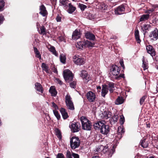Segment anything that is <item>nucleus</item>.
<instances>
[{
  "mask_svg": "<svg viewBox=\"0 0 158 158\" xmlns=\"http://www.w3.org/2000/svg\"><path fill=\"white\" fill-rule=\"evenodd\" d=\"M81 123L82 129L84 130L90 131L91 130L92 125L91 122L85 117L82 116L80 118Z\"/></svg>",
  "mask_w": 158,
  "mask_h": 158,
  "instance_id": "nucleus-1",
  "label": "nucleus"
},
{
  "mask_svg": "<svg viewBox=\"0 0 158 158\" xmlns=\"http://www.w3.org/2000/svg\"><path fill=\"white\" fill-rule=\"evenodd\" d=\"M70 146L72 149L78 148L80 144V141L78 137L73 136L70 139Z\"/></svg>",
  "mask_w": 158,
  "mask_h": 158,
  "instance_id": "nucleus-2",
  "label": "nucleus"
},
{
  "mask_svg": "<svg viewBox=\"0 0 158 158\" xmlns=\"http://www.w3.org/2000/svg\"><path fill=\"white\" fill-rule=\"evenodd\" d=\"M63 77L66 81L69 82L73 80V76L72 72L69 69H65L63 72Z\"/></svg>",
  "mask_w": 158,
  "mask_h": 158,
  "instance_id": "nucleus-3",
  "label": "nucleus"
},
{
  "mask_svg": "<svg viewBox=\"0 0 158 158\" xmlns=\"http://www.w3.org/2000/svg\"><path fill=\"white\" fill-rule=\"evenodd\" d=\"M120 70V69L117 65H112L110 68V75L117 76L119 73Z\"/></svg>",
  "mask_w": 158,
  "mask_h": 158,
  "instance_id": "nucleus-4",
  "label": "nucleus"
},
{
  "mask_svg": "<svg viewBox=\"0 0 158 158\" xmlns=\"http://www.w3.org/2000/svg\"><path fill=\"white\" fill-rule=\"evenodd\" d=\"M73 61L75 64L79 65H83L85 63V59L79 56H74L73 58Z\"/></svg>",
  "mask_w": 158,
  "mask_h": 158,
  "instance_id": "nucleus-5",
  "label": "nucleus"
},
{
  "mask_svg": "<svg viewBox=\"0 0 158 158\" xmlns=\"http://www.w3.org/2000/svg\"><path fill=\"white\" fill-rule=\"evenodd\" d=\"M70 127L73 132H77L80 130L81 125L78 122L74 123L71 124Z\"/></svg>",
  "mask_w": 158,
  "mask_h": 158,
  "instance_id": "nucleus-6",
  "label": "nucleus"
},
{
  "mask_svg": "<svg viewBox=\"0 0 158 158\" xmlns=\"http://www.w3.org/2000/svg\"><path fill=\"white\" fill-rule=\"evenodd\" d=\"M86 96L90 102H93L96 98L95 94L91 91H89L86 95Z\"/></svg>",
  "mask_w": 158,
  "mask_h": 158,
  "instance_id": "nucleus-7",
  "label": "nucleus"
},
{
  "mask_svg": "<svg viewBox=\"0 0 158 158\" xmlns=\"http://www.w3.org/2000/svg\"><path fill=\"white\" fill-rule=\"evenodd\" d=\"M149 36L151 40H157L158 39V30L156 28H155L153 31L150 33Z\"/></svg>",
  "mask_w": 158,
  "mask_h": 158,
  "instance_id": "nucleus-8",
  "label": "nucleus"
},
{
  "mask_svg": "<svg viewBox=\"0 0 158 158\" xmlns=\"http://www.w3.org/2000/svg\"><path fill=\"white\" fill-rule=\"evenodd\" d=\"M125 10L124 6L121 5L116 8L114 11L115 14L117 15H120L124 13Z\"/></svg>",
  "mask_w": 158,
  "mask_h": 158,
  "instance_id": "nucleus-9",
  "label": "nucleus"
},
{
  "mask_svg": "<svg viewBox=\"0 0 158 158\" xmlns=\"http://www.w3.org/2000/svg\"><path fill=\"white\" fill-rule=\"evenodd\" d=\"M100 131L102 134L107 135L110 132V128L108 125L104 124Z\"/></svg>",
  "mask_w": 158,
  "mask_h": 158,
  "instance_id": "nucleus-10",
  "label": "nucleus"
},
{
  "mask_svg": "<svg viewBox=\"0 0 158 158\" xmlns=\"http://www.w3.org/2000/svg\"><path fill=\"white\" fill-rule=\"evenodd\" d=\"M103 152L105 153V156L106 157L109 158L111 157L114 153V151L113 148L108 150V147L105 146L103 149Z\"/></svg>",
  "mask_w": 158,
  "mask_h": 158,
  "instance_id": "nucleus-11",
  "label": "nucleus"
},
{
  "mask_svg": "<svg viewBox=\"0 0 158 158\" xmlns=\"http://www.w3.org/2000/svg\"><path fill=\"white\" fill-rule=\"evenodd\" d=\"M147 52L152 56H155L156 52L153 47L151 45H147L146 48Z\"/></svg>",
  "mask_w": 158,
  "mask_h": 158,
  "instance_id": "nucleus-12",
  "label": "nucleus"
},
{
  "mask_svg": "<svg viewBox=\"0 0 158 158\" xmlns=\"http://www.w3.org/2000/svg\"><path fill=\"white\" fill-rule=\"evenodd\" d=\"M107 6L103 2H98L96 5V8L102 11L106 10Z\"/></svg>",
  "mask_w": 158,
  "mask_h": 158,
  "instance_id": "nucleus-13",
  "label": "nucleus"
},
{
  "mask_svg": "<svg viewBox=\"0 0 158 158\" xmlns=\"http://www.w3.org/2000/svg\"><path fill=\"white\" fill-rule=\"evenodd\" d=\"M104 121H99L95 123L93 125L94 128L95 130L100 131L104 123H103Z\"/></svg>",
  "mask_w": 158,
  "mask_h": 158,
  "instance_id": "nucleus-14",
  "label": "nucleus"
},
{
  "mask_svg": "<svg viewBox=\"0 0 158 158\" xmlns=\"http://www.w3.org/2000/svg\"><path fill=\"white\" fill-rule=\"evenodd\" d=\"M85 35L86 39L91 40L94 41L95 39L94 35L89 31H87L85 33Z\"/></svg>",
  "mask_w": 158,
  "mask_h": 158,
  "instance_id": "nucleus-15",
  "label": "nucleus"
},
{
  "mask_svg": "<svg viewBox=\"0 0 158 158\" xmlns=\"http://www.w3.org/2000/svg\"><path fill=\"white\" fill-rule=\"evenodd\" d=\"M80 76L83 79L85 80L86 82H88L89 81L88 75L86 71L84 70L82 71Z\"/></svg>",
  "mask_w": 158,
  "mask_h": 158,
  "instance_id": "nucleus-16",
  "label": "nucleus"
},
{
  "mask_svg": "<svg viewBox=\"0 0 158 158\" xmlns=\"http://www.w3.org/2000/svg\"><path fill=\"white\" fill-rule=\"evenodd\" d=\"M107 88L110 92L112 93L113 92L114 89V83L113 82H108L107 83Z\"/></svg>",
  "mask_w": 158,
  "mask_h": 158,
  "instance_id": "nucleus-17",
  "label": "nucleus"
},
{
  "mask_svg": "<svg viewBox=\"0 0 158 158\" xmlns=\"http://www.w3.org/2000/svg\"><path fill=\"white\" fill-rule=\"evenodd\" d=\"M40 12L39 13L43 16H45L47 14V12L46 9V8L44 5H42L40 6Z\"/></svg>",
  "mask_w": 158,
  "mask_h": 158,
  "instance_id": "nucleus-18",
  "label": "nucleus"
},
{
  "mask_svg": "<svg viewBox=\"0 0 158 158\" xmlns=\"http://www.w3.org/2000/svg\"><path fill=\"white\" fill-rule=\"evenodd\" d=\"M80 32L77 30H76L73 33L72 38L73 39L76 40L80 38Z\"/></svg>",
  "mask_w": 158,
  "mask_h": 158,
  "instance_id": "nucleus-19",
  "label": "nucleus"
},
{
  "mask_svg": "<svg viewBox=\"0 0 158 158\" xmlns=\"http://www.w3.org/2000/svg\"><path fill=\"white\" fill-rule=\"evenodd\" d=\"M60 111L64 119H65L69 117L68 113L64 108H61Z\"/></svg>",
  "mask_w": 158,
  "mask_h": 158,
  "instance_id": "nucleus-20",
  "label": "nucleus"
},
{
  "mask_svg": "<svg viewBox=\"0 0 158 158\" xmlns=\"http://www.w3.org/2000/svg\"><path fill=\"white\" fill-rule=\"evenodd\" d=\"M35 87L37 91L40 92L41 93H43L44 89L41 85L39 83H36L35 84Z\"/></svg>",
  "mask_w": 158,
  "mask_h": 158,
  "instance_id": "nucleus-21",
  "label": "nucleus"
},
{
  "mask_svg": "<svg viewBox=\"0 0 158 158\" xmlns=\"http://www.w3.org/2000/svg\"><path fill=\"white\" fill-rule=\"evenodd\" d=\"M108 92V89L107 88L106 85H102V89L101 92V95L103 97H105L106 95Z\"/></svg>",
  "mask_w": 158,
  "mask_h": 158,
  "instance_id": "nucleus-22",
  "label": "nucleus"
},
{
  "mask_svg": "<svg viewBox=\"0 0 158 158\" xmlns=\"http://www.w3.org/2000/svg\"><path fill=\"white\" fill-rule=\"evenodd\" d=\"M135 38L137 43L140 44L141 40L140 39L139 31L138 29H135Z\"/></svg>",
  "mask_w": 158,
  "mask_h": 158,
  "instance_id": "nucleus-23",
  "label": "nucleus"
},
{
  "mask_svg": "<svg viewBox=\"0 0 158 158\" xmlns=\"http://www.w3.org/2000/svg\"><path fill=\"white\" fill-rule=\"evenodd\" d=\"M150 27V26L149 24H145L141 26V29L144 33V35L145 33L149 31Z\"/></svg>",
  "mask_w": 158,
  "mask_h": 158,
  "instance_id": "nucleus-24",
  "label": "nucleus"
},
{
  "mask_svg": "<svg viewBox=\"0 0 158 158\" xmlns=\"http://www.w3.org/2000/svg\"><path fill=\"white\" fill-rule=\"evenodd\" d=\"M49 92L51 94L52 96L55 97L57 94V92L56 91L54 86H51L49 89Z\"/></svg>",
  "mask_w": 158,
  "mask_h": 158,
  "instance_id": "nucleus-25",
  "label": "nucleus"
},
{
  "mask_svg": "<svg viewBox=\"0 0 158 158\" xmlns=\"http://www.w3.org/2000/svg\"><path fill=\"white\" fill-rule=\"evenodd\" d=\"M76 46L78 49L82 50L83 48H85V41H80L77 42Z\"/></svg>",
  "mask_w": 158,
  "mask_h": 158,
  "instance_id": "nucleus-26",
  "label": "nucleus"
},
{
  "mask_svg": "<svg viewBox=\"0 0 158 158\" xmlns=\"http://www.w3.org/2000/svg\"><path fill=\"white\" fill-rule=\"evenodd\" d=\"M69 8L67 10L69 14H72L76 10V7L73 6L71 3L69 4Z\"/></svg>",
  "mask_w": 158,
  "mask_h": 158,
  "instance_id": "nucleus-27",
  "label": "nucleus"
},
{
  "mask_svg": "<svg viewBox=\"0 0 158 158\" xmlns=\"http://www.w3.org/2000/svg\"><path fill=\"white\" fill-rule=\"evenodd\" d=\"M142 61L143 62L142 67L144 70H145L148 68V64L147 61L145 60V57L144 56L143 57Z\"/></svg>",
  "mask_w": 158,
  "mask_h": 158,
  "instance_id": "nucleus-28",
  "label": "nucleus"
},
{
  "mask_svg": "<svg viewBox=\"0 0 158 158\" xmlns=\"http://www.w3.org/2000/svg\"><path fill=\"white\" fill-rule=\"evenodd\" d=\"M109 113L110 112H109L104 111L102 113V114L103 116H101L104 119H107L111 116V115Z\"/></svg>",
  "mask_w": 158,
  "mask_h": 158,
  "instance_id": "nucleus-29",
  "label": "nucleus"
},
{
  "mask_svg": "<svg viewBox=\"0 0 158 158\" xmlns=\"http://www.w3.org/2000/svg\"><path fill=\"white\" fill-rule=\"evenodd\" d=\"M69 1L68 0H60V5L64 7L68 6Z\"/></svg>",
  "mask_w": 158,
  "mask_h": 158,
  "instance_id": "nucleus-30",
  "label": "nucleus"
},
{
  "mask_svg": "<svg viewBox=\"0 0 158 158\" xmlns=\"http://www.w3.org/2000/svg\"><path fill=\"white\" fill-rule=\"evenodd\" d=\"M149 15L148 14L142 15L140 18V21L142 22L147 20L149 17Z\"/></svg>",
  "mask_w": 158,
  "mask_h": 158,
  "instance_id": "nucleus-31",
  "label": "nucleus"
},
{
  "mask_svg": "<svg viewBox=\"0 0 158 158\" xmlns=\"http://www.w3.org/2000/svg\"><path fill=\"white\" fill-rule=\"evenodd\" d=\"M94 44L92 43L88 40L85 41V47H93L94 46Z\"/></svg>",
  "mask_w": 158,
  "mask_h": 158,
  "instance_id": "nucleus-32",
  "label": "nucleus"
},
{
  "mask_svg": "<svg viewBox=\"0 0 158 158\" xmlns=\"http://www.w3.org/2000/svg\"><path fill=\"white\" fill-rule=\"evenodd\" d=\"M118 116L117 115H114L110 119V122L112 124H114L117 122L118 118Z\"/></svg>",
  "mask_w": 158,
  "mask_h": 158,
  "instance_id": "nucleus-33",
  "label": "nucleus"
},
{
  "mask_svg": "<svg viewBox=\"0 0 158 158\" xmlns=\"http://www.w3.org/2000/svg\"><path fill=\"white\" fill-rule=\"evenodd\" d=\"M41 67L43 70L44 71L47 73H48L49 67L44 63H42Z\"/></svg>",
  "mask_w": 158,
  "mask_h": 158,
  "instance_id": "nucleus-34",
  "label": "nucleus"
},
{
  "mask_svg": "<svg viewBox=\"0 0 158 158\" xmlns=\"http://www.w3.org/2000/svg\"><path fill=\"white\" fill-rule=\"evenodd\" d=\"M67 108L71 110H73L74 109L73 102H69L66 103Z\"/></svg>",
  "mask_w": 158,
  "mask_h": 158,
  "instance_id": "nucleus-35",
  "label": "nucleus"
},
{
  "mask_svg": "<svg viewBox=\"0 0 158 158\" xmlns=\"http://www.w3.org/2000/svg\"><path fill=\"white\" fill-rule=\"evenodd\" d=\"M34 51L35 54H36V57L39 58L40 59H41V56L40 52L38 50L37 48L35 47H34Z\"/></svg>",
  "mask_w": 158,
  "mask_h": 158,
  "instance_id": "nucleus-36",
  "label": "nucleus"
},
{
  "mask_svg": "<svg viewBox=\"0 0 158 158\" xmlns=\"http://www.w3.org/2000/svg\"><path fill=\"white\" fill-rule=\"evenodd\" d=\"M123 102V99L122 97H118L115 102V104L116 105H119L122 104Z\"/></svg>",
  "mask_w": 158,
  "mask_h": 158,
  "instance_id": "nucleus-37",
  "label": "nucleus"
},
{
  "mask_svg": "<svg viewBox=\"0 0 158 158\" xmlns=\"http://www.w3.org/2000/svg\"><path fill=\"white\" fill-rule=\"evenodd\" d=\"M145 139H143L140 142L141 145L143 148H147L148 147V143L145 142Z\"/></svg>",
  "mask_w": 158,
  "mask_h": 158,
  "instance_id": "nucleus-38",
  "label": "nucleus"
},
{
  "mask_svg": "<svg viewBox=\"0 0 158 158\" xmlns=\"http://www.w3.org/2000/svg\"><path fill=\"white\" fill-rule=\"evenodd\" d=\"M73 102L72 98L69 94H67L65 96V103Z\"/></svg>",
  "mask_w": 158,
  "mask_h": 158,
  "instance_id": "nucleus-39",
  "label": "nucleus"
},
{
  "mask_svg": "<svg viewBox=\"0 0 158 158\" xmlns=\"http://www.w3.org/2000/svg\"><path fill=\"white\" fill-rule=\"evenodd\" d=\"M123 129L121 128H118V136L119 138L122 137V134L124 132Z\"/></svg>",
  "mask_w": 158,
  "mask_h": 158,
  "instance_id": "nucleus-40",
  "label": "nucleus"
},
{
  "mask_svg": "<svg viewBox=\"0 0 158 158\" xmlns=\"http://www.w3.org/2000/svg\"><path fill=\"white\" fill-rule=\"evenodd\" d=\"M56 135L59 139H61L62 138V135L60 130L58 129H56L55 130Z\"/></svg>",
  "mask_w": 158,
  "mask_h": 158,
  "instance_id": "nucleus-41",
  "label": "nucleus"
},
{
  "mask_svg": "<svg viewBox=\"0 0 158 158\" xmlns=\"http://www.w3.org/2000/svg\"><path fill=\"white\" fill-rule=\"evenodd\" d=\"M53 112L55 116L57 119L59 120L60 118V114L58 113V111L56 110H53Z\"/></svg>",
  "mask_w": 158,
  "mask_h": 158,
  "instance_id": "nucleus-42",
  "label": "nucleus"
},
{
  "mask_svg": "<svg viewBox=\"0 0 158 158\" xmlns=\"http://www.w3.org/2000/svg\"><path fill=\"white\" fill-rule=\"evenodd\" d=\"M41 31L40 33V34H42L43 35H46V29L44 26H42L40 28Z\"/></svg>",
  "mask_w": 158,
  "mask_h": 158,
  "instance_id": "nucleus-43",
  "label": "nucleus"
},
{
  "mask_svg": "<svg viewBox=\"0 0 158 158\" xmlns=\"http://www.w3.org/2000/svg\"><path fill=\"white\" fill-rule=\"evenodd\" d=\"M60 60L61 62L63 64H65L66 60V57L65 56L61 55L60 56Z\"/></svg>",
  "mask_w": 158,
  "mask_h": 158,
  "instance_id": "nucleus-44",
  "label": "nucleus"
},
{
  "mask_svg": "<svg viewBox=\"0 0 158 158\" xmlns=\"http://www.w3.org/2000/svg\"><path fill=\"white\" fill-rule=\"evenodd\" d=\"M50 51L52 52L53 54L56 56L57 55L55 49V48L53 47H51L49 48Z\"/></svg>",
  "mask_w": 158,
  "mask_h": 158,
  "instance_id": "nucleus-45",
  "label": "nucleus"
},
{
  "mask_svg": "<svg viewBox=\"0 0 158 158\" xmlns=\"http://www.w3.org/2000/svg\"><path fill=\"white\" fill-rule=\"evenodd\" d=\"M147 98V96L146 95H144L140 99L139 103L140 105H142L143 104L145 100Z\"/></svg>",
  "mask_w": 158,
  "mask_h": 158,
  "instance_id": "nucleus-46",
  "label": "nucleus"
},
{
  "mask_svg": "<svg viewBox=\"0 0 158 158\" xmlns=\"http://www.w3.org/2000/svg\"><path fill=\"white\" fill-rule=\"evenodd\" d=\"M95 17V15L91 13L89 14L87 16L88 18L90 20H92L94 19Z\"/></svg>",
  "mask_w": 158,
  "mask_h": 158,
  "instance_id": "nucleus-47",
  "label": "nucleus"
},
{
  "mask_svg": "<svg viewBox=\"0 0 158 158\" xmlns=\"http://www.w3.org/2000/svg\"><path fill=\"white\" fill-rule=\"evenodd\" d=\"M5 2L3 0H0V11L2 10V8L4 6Z\"/></svg>",
  "mask_w": 158,
  "mask_h": 158,
  "instance_id": "nucleus-48",
  "label": "nucleus"
},
{
  "mask_svg": "<svg viewBox=\"0 0 158 158\" xmlns=\"http://www.w3.org/2000/svg\"><path fill=\"white\" fill-rule=\"evenodd\" d=\"M125 121V118L123 115L120 116V124L122 125L124 124Z\"/></svg>",
  "mask_w": 158,
  "mask_h": 158,
  "instance_id": "nucleus-49",
  "label": "nucleus"
},
{
  "mask_svg": "<svg viewBox=\"0 0 158 158\" xmlns=\"http://www.w3.org/2000/svg\"><path fill=\"white\" fill-rule=\"evenodd\" d=\"M66 156V158H73L71 152L69 151H67Z\"/></svg>",
  "mask_w": 158,
  "mask_h": 158,
  "instance_id": "nucleus-50",
  "label": "nucleus"
},
{
  "mask_svg": "<svg viewBox=\"0 0 158 158\" xmlns=\"http://www.w3.org/2000/svg\"><path fill=\"white\" fill-rule=\"evenodd\" d=\"M124 74H120L118 76H116L115 78L116 79L119 80L121 78H124Z\"/></svg>",
  "mask_w": 158,
  "mask_h": 158,
  "instance_id": "nucleus-51",
  "label": "nucleus"
},
{
  "mask_svg": "<svg viewBox=\"0 0 158 158\" xmlns=\"http://www.w3.org/2000/svg\"><path fill=\"white\" fill-rule=\"evenodd\" d=\"M76 82L75 81H73L72 82L70 83V86L72 88H75L76 87L75 85H76Z\"/></svg>",
  "mask_w": 158,
  "mask_h": 158,
  "instance_id": "nucleus-52",
  "label": "nucleus"
},
{
  "mask_svg": "<svg viewBox=\"0 0 158 158\" xmlns=\"http://www.w3.org/2000/svg\"><path fill=\"white\" fill-rule=\"evenodd\" d=\"M52 107H53L55 110H57L58 109V107L57 106L54 102H52Z\"/></svg>",
  "mask_w": 158,
  "mask_h": 158,
  "instance_id": "nucleus-53",
  "label": "nucleus"
},
{
  "mask_svg": "<svg viewBox=\"0 0 158 158\" xmlns=\"http://www.w3.org/2000/svg\"><path fill=\"white\" fill-rule=\"evenodd\" d=\"M56 158H65L64 155L61 153H58L56 157Z\"/></svg>",
  "mask_w": 158,
  "mask_h": 158,
  "instance_id": "nucleus-54",
  "label": "nucleus"
},
{
  "mask_svg": "<svg viewBox=\"0 0 158 158\" xmlns=\"http://www.w3.org/2000/svg\"><path fill=\"white\" fill-rule=\"evenodd\" d=\"M86 7V6L83 4H81L80 5V8L81 10L82 11L84 10Z\"/></svg>",
  "mask_w": 158,
  "mask_h": 158,
  "instance_id": "nucleus-55",
  "label": "nucleus"
},
{
  "mask_svg": "<svg viewBox=\"0 0 158 158\" xmlns=\"http://www.w3.org/2000/svg\"><path fill=\"white\" fill-rule=\"evenodd\" d=\"M121 67H122L123 69L125 68V66L124 64V62L123 60H121L119 61Z\"/></svg>",
  "mask_w": 158,
  "mask_h": 158,
  "instance_id": "nucleus-56",
  "label": "nucleus"
},
{
  "mask_svg": "<svg viewBox=\"0 0 158 158\" xmlns=\"http://www.w3.org/2000/svg\"><path fill=\"white\" fill-rule=\"evenodd\" d=\"M4 21V17L2 15H0V25L2 24Z\"/></svg>",
  "mask_w": 158,
  "mask_h": 158,
  "instance_id": "nucleus-57",
  "label": "nucleus"
},
{
  "mask_svg": "<svg viewBox=\"0 0 158 158\" xmlns=\"http://www.w3.org/2000/svg\"><path fill=\"white\" fill-rule=\"evenodd\" d=\"M72 155L74 158H79V156L77 154L72 153Z\"/></svg>",
  "mask_w": 158,
  "mask_h": 158,
  "instance_id": "nucleus-58",
  "label": "nucleus"
},
{
  "mask_svg": "<svg viewBox=\"0 0 158 158\" xmlns=\"http://www.w3.org/2000/svg\"><path fill=\"white\" fill-rule=\"evenodd\" d=\"M155 11L154 8H152V9H150L147 10V12L150 14L151 13Z\"/></svg>",
  "mask_w": 158,
  "mask_h": 158,
  "instance_id": "nucleus-59",
  "label": "nucleus"
},
{
  "mask_svg": "<svg viewBox=\"0 0 158 158\" xmlns=\"http://www.w3.org/2000/svg\"><path fill=\"white\" fill-rule=\"evenodd\" d=\"M61 18L59 15H57L56 18V20L57 22H60L61 21Z\"/></svg>",
  "mask_w": 158,
  "mask_h": 158,
  "instance_id": "nucleus-60",
  "label": "nucleus"
},
{
  "mask_svg": "<svg viewBox=\"0 0 158 158\" xmlns=\"http://www.w3.org/2000/svg\"><path fill=\"white\" fill-rule=\"evenodd\" d=\"M152 6L153 7V8H154V9L156 8H158V4H152Z\"/></svg>",
  "mask_w": 158,
  "mask_h": 158,
  "instance_id": "nucleus-61",
  "label": "nucleus"
},
{
  "mask_svg": "<svg viewBox=\"0 0 158 158\" xmlns=\"http://www.w3.org/2000/svg\"><path fill=\"white\" fill-rule=\"evenodd\" d=\"M101 88L100 86H98L97 87V92H100Z\"/></svg>",
  "mask_w": 158,
  "mask_h": 158,
  "instance_id": "nucleus-62",
  "label": "nucleus"
},
{
  "mask_svg": "<svg viewBox=\"0 0 158 158\" xmlns=\"http://www.w3.org/2000/svg\"><path fill=\"white\" fill-rule=\"evenodd\" d=\"M156 93L158 92V81H157L156 83Z\"/></svg>",
  "mask_w": 158,
  "mask_h": 158,
  "instance_id": "nucleus-63",
  "label": "nucleus"
},
{
  "mask_svg": "<svg viewBox=\"0 0 158 158\" xmlns=\"http://www.w3.org/2000/svg\"><path fill=\"white\" fill-rule=\"evenodd\" d=\"M58 83L60 85H61L62 84V82L60 80H58Z\"/></svg>",
  "mask_w": 158,
  "mask_h": 158,
  "instance_id": "nucleus-64",
  "label": "nucleus"
}]
</instances>
